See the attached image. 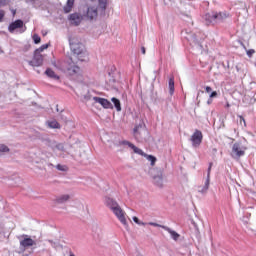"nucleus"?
I'll return each mask as SVG.
<instances>
[{"label":"nucleus","mask_w":256,"mask_h":256,"mask_svg":"<svg viewBox=\"0 0 256 256\" xmlns=\"http://www.w3.org/2000/svg\"><path fill=\"white\" fill-rule=\"evenodd\" d=\"M211 167H213V163L209 164L208 171H207V178L208 181H211Z\"/></svg>","instance_id":"nucleus-32"},{"label":"nucleus","mask_w":256,"mask_h":256,"mask_svg":"<svg viewBox=\"0 0 256 256\" xmlns=\"http://www.w3.org/2000/svg\"><path fill=\"white\" fill-rule=\"evenodd\" d=\"M6 0H0V5H5Z\"/></svg>","instance_id":"nucleus-45"},{"label":"nucleus","mask_w":256,"mask_h":256,"mask_svg":"<svg viewBox=\"0 0 256 256\" xmlns=\"http://www.w3.org/2000/svg\"><path fill=\"white\" fill-rule=\"evenodd\" d=\"M26 3H35V0H26Z\"/></svg>","instance_id":"nucleus-44"},{"label":"nucleus","mask_w":256,"mask_h":256,"mask_svg":"<svg viewBox=\"0 0 256 256\" xmlns=\"http://www.w3.org/2000/svg\"><path fill=\"white\" fill-rule=\"evenodd\" d=\"M138 225H146V223H145V222H142V221L140 220V222L138 223Z\"/></svg>","instance_id":"nucleus-46"},{"label":"nucleus","mask_w":256,"mask_h":256,"mask_svg":"<svg viewBox=\"0 0 256 256\" xmlns=\"http://www.w3.org/2000/svg\"><path fill=\"white\" fill-rule=\"evenodd\" d=\"M205 91H206V93H211L213 91V89L211 88V86H206Z\"/></svg>","instance_id":"nucleus-38"},{"label":"nucleus","mask_w":256,"mask_h":256,"mask_svg":"<svg viewBox=\"0 0 256 256\" xmlns=\"http://www.w3.org/2000/svg\"><path fill=\"white\" fill-rule=\"evenodd\" d=\"M98 11L97 7L95 6H89L86 7L83 11V17H87L89 21H93V19H97Z\"/></svg>","instance_id":"nucleus-7"},{"label":"nucleus","mask_w":256,"mask_h":256,"mask_svg":"<svg viewBox=\"0 0 256 256\" xmlns=\"http://www.w3.org/2000/svg\"><path fill=\"white\" fill-rule=\"evenodd\" d=\"M132 219H133L134 223H136L137 225H139V223H140L141 220H139V218H137V216H134Z\"/></svg>","instance_id":"nucleus-39"},{"label":"nucleus","mask_w":256,"mask_h":256,"mask_svg":"<svg viewBox=\"0 0 256 256\" xmlns=\"http://www.w3.org/2000/svg\"><path fill=\"white\" fill-rule=\"evenodd\" d=\"M204 19H205L206 25H215V23H217L215 18V12L205 14Z\"/></svg>","instance_id":"nucleus-15"},{"label":"nucleus","mask_w":256,"mask_h":256,"mask_svg":"<svg viewBox=\"0 0 256 256\" xmlns=\"http://www.w3.org/2000/svg\"><path fill=\"white\" fill-rule=\"evenodd\" d=\"M215 18H216V23H221L222 21H225V19H227V17H229L227 15V13L225 12H214Z\"/></svg>","instance_id":"nucleus-18"},{"label":"nucleus","mask_w":256,"mask_h":256,"mask_svg":"<svg viewBox=\"0 0 256 256\" xmlns=\"http://www.w3.org/2000/svg\"><path fill=\"white\" fill-rule=\"evenodd\" d=\"M93 101H95V103H99V105L103 106L104 109H113V104L105 98L95 96L93 97Z\"/></svg>","instance_id":"nucleus-12"},{"label":"nucleus","mask_w":256,"mask_h":256,"mask_svg":"<svg viewBox=\"0 0 256 256\" xmlns=\"http://www.w3.org/2000/svg\"><path fill=\"white\" fill-rule=\"evenodd\" d=\"M105 205H107L111 211L119 207V203H117V201H115L113 198L109 197L105 198Z\"/></svg>","instance_id":"nucleus-17"},{"label":"nucleus","mask_w":256,"mask_h":256,"mask_svg":"<svg viewBox=\"0 0 256 256\" xmlns=\"http://www.w3.org/2000/svg\"><path fill=\"white\" fill-rule=\"evenodd\" d=\"M71 25H75V27H78V25H81V21H83V15L79 13H72L68 17Z\"/></svg>","instance_id":"nucleus-11"},{"label":"nucleus","mask_w":256,"mask_h":256,"mask_svg":"<svg viewBox=\"0 0 256 256\" xmlns=\"http://www.w3.org/2000/svg\"><path fill=\"white\" fill-rule=\"evenodd\" d=\"M34 245H37V242L33 240L29 235H22V240H20V249H29V247H33Z\"/></svg>","instance_id":"nucleus-6"},{"label":"nucleus","mask_w":256,"mask_h":256,"mask_svg":"<svg viewBox=\"0 0 256 256\" xmlns=\"http://www.w3.org/2000/svg\"><path fill=\"white\" fill-rule=\"evenodd\" d=\"M246 53H247L248 57H252L254 55L255 51L253 49H250V50H247Z\"/></svg>","instance_id":"nucleus-36"},{"label":"nucleus","mask_w":256,"mask_h":256,"mask_svg":"<svg viewBox=\"0 0 256 256\" xmlns=\"http://www.w3.org/2000/svg\"><path fill=\"white\" fill-rule=\"evenodd\" d=\"M48 47H49V44H44V45H42L40 48L36 49V50H35V53H38V54L41 55V53H43V51H44L45 49H48Z\"/></svg>","instance_id":"nucleus-29"},{"label":"nucleus","mask_w":256,"mask_h":256,"mask_svg":"<svg viewBox=\"0 0 256 256\" xmlns=\"http://www.w3.org/2000/svg\"><path fill=\"white\" fill-rule=\"evenodd\" d=\"M211 183V180L206 179L203 186L198 187V193H206L209 191V184Z\"/></svg>","instance_id":"nucleus-21"},{"label":"nucleus","mask_w":256,"mask_h":256,"mask_svg":"<svg viewBox=\"0 0 256 256\" xmlns=\"http://www.w3.org/2000/svg\"><path fill=\"white\" fill-rule=\"evenodd\" d=\"M45 75H47V77H49L50 79H54L55 81H59V75H57L55 73V71H53L50 68L46 69Z\"/></svg>","instance_id":"nucleus-20"},{"label":"nucleus","mask_w":256,"mask_h":256,"mask_svg":"<svg viewBox=\"0 0 256 256\" xmlns=\"http://www.w3.org/2000/svg\"><path fill=\"white\" fill-rule=\"evenodd\" d=\"M148 225H151L152 227H161L163 229V225H160L158 223H155V222H149Z\"/></svg>","instance_id":"nucleus-35"},{"label":"nucleus","mask_w":256,"mask_h":256,"mask_svg":"<svg viewBox=\"0 0 256 256\" xmlns=\"http://www.w3.org/2000/svg\"><path fill=\"white\" fill-rule=\"evenodd\" d=\"M153 183L156 187H163V172L161 170L158 171L157 175H153Z\"/></svg>","instance_id":"nucleus-14"},{"label":"nucleus","mask_w":256,"mask_h":256,"mask_svg":"<svg viewBox=\"0 0 256 256\" xmlns=\"http://www.w3.org/2000/svg\"><path fill=\"white\" fill-rule=\"evenodd\" d=\"M48 243H50L53 248L57 247V243L53 242V240H48Z\"/></svg>","instance_id":"nucleus-40"},{"label":"nucleus","mask_w":256,"mask_h":256,"mask_svg":"<svg viewBox=\"0 0 256 256\" xmlns=\"http://www.w3.org/2000/svg\"><path fill=\"white\" fill-rule=\"evenodd\" d=\"M90 1H95V0H90Z\"/></svg>","instance_id":"nucleus-48"},{"label":"nucleus","mask_w":256,"mask_h":256,"mask_svg":"<svg viewBox=\"0 0 256 256\" xmlns=\"http://www.w3.org/2000/svg\"><path fill=\"white\" fill-rule=\"evenodd\" d=\"M112 212L117 217V219L120 221V223H122V225L127 227V218H125V211H123L121 206H117L116 209L112 210Z\"/></svg>","instance_id":"nucleus-8"},{"label":"nucleus","mask_w":256,"mask_h":256,"mask_svg":"<svg viewBox=\"0 0 256 256\" xmlns=\"http://www.w3.org/2000/svg\"><path fill=\"white\" fill-rule=\"evenodd\" d=\"M0 153H9V147L5 144H0Z\"/></svg>","instance_id":"nucleus-30"},{"label":"nucleus","mask_w":256,"mask_h":256,"mask_svg":"<svg viewBox=\"0 0 256 256\" xmlns=\"http://www.w3.org/2000/svg\"><path fill=\"white\" fill-rule=\"evenodd\" d=\"M208 105H211V103H212V100L210 99V100H208Z\"/></svg>","instance_id":"nucleus-47"},{"label":"nucleus","mask_w":256,"mask_h":256,"mask_svg":"<svg viewBox=\"0 0 256 256\" xmlns=\"http://www.w3.org/2000/svg\"><path fill=\"white\" fill-rule=\"evenodd\" d=\"M162 229H164V231H167L171 235L172 239H174V241H177V239H179L180 237L179 233H177L174 230H171V228L167 226H162Z\"/></svg>","instance_id":"nucleus-19"},{"label":"nucleus","mask_w":256,"mask_h":256,"mask_svg":"<svg viewBox=\"0 0 256 256\" xmlns=\"http://www.w3.org/2000/svg\"><path fill=\"white\" fill-rule=\"evenodd\" d=\"M70 49L74 53V57H77L78 61H87V51H85V45L79 42V40L72 38L70 39Z\"/></svg>","instance_id":"nucleus-1"},{"label":"nucleus","mask_w":256,"mask_h":256,"mask_svg":"<svg viewBox=\"0 0 256 256\" xmlns=\"http://www.w3.org/2000/svg\"><path fill=\"white\" fill-rule=\"evenodd\" d=\"M33 41L37 45V44L41 43V37H39V35L35 34L33 36Z\"/></svg>","instance_id":"nucleus-33"},{"label":"nucleus","mask_w":256,"mask_h":256,"mask_svg":"<svg viewBox=\"0 0 256 256\" xmlns=\"http://www.w3.org/2000/svg\"><path fill=\"white\" fill-rule=\"evenodd\" d=\"M133 131L135 139L143 140L149 135V132L147 131V128H145V124L143 122L136 125Z\"/></svg>","instance_id":"nucleus-4"},{"label":"nucleus","mask_w":256,"mask_h":256,"mask_svg":"<svg viewBox=\"0 0 256 256\" xmlns=\"http://www.w3.org/2000/svg\"><path fill=\"white\" fill-rule=\"evenodd\" d=\"M169 94L173 95L175 93V78L171 77L168 82Z\"/></svg>","instance_id":"nucleus-23"},{"label":"nucleus","mask_w":256,"mask_h":256,"mask_svg":"<svg viewBox=\"0 0 256 256\" xmlns=\"http://www.w3.org/2000/svg\"><path fill=\"white\" fill-rule=\"evenodd\" d=\"M130 149H132V151L134 153H136V155H141V157H145V152H143L140 148H138L137 146H135L134 144L131 145Z\"/></svg>","instance_id":"nucleus-24"},{"label":"nucleus","mask_w":256,"mask_h":256,"mask_svg":"<svg viewBox=\"0 0 256 256\" xmlns=\"http://www.w3.org/2000/svg\"><path fill=\"white\" fill-rule=\"evenodd\" d=\"M73 5H75V0H67L66 6H64V12L71 13Z\"/></svg>","instance_id":"nucleus-22"},{"label":"nucleus","mask_w":256,"mask_h":256,"mask_svg":"<svg viewBox=\"0 0 256 256\" xmlns=\"http://www.w3.org/2000/svg\"><path fill=\"white\" fill-rule=\"evenodd\" d=\"M69 199H71V195L61 194L55 198V203H58V205H63V203H67V201H69Z\"/></svg>","instance_id":"nucleus-16"},{"label":"nucleus","mask_w":256,"mask_h":256,"mask_svg":"<svg viewBox=\"0 0 256 256\" xmlns=\"http://www.w3.org/2000/svg\"><path fill=\"white\" fill-rule=\"evenodd\" d=\"M243 122L245 125V118H243V116H240V123Z\"/></svg>","instance_id":"nucleus-43"},{"label":"nucleus","mask_w":256,"mask_h":256,"mask_svg":"<svg viewBox=\"0 0 256 256\" xmlns=\"http://www.w3.org/2000/svg\"><path fill=\"white\" fill-rule=\"evenodd\" d=\"M112 103L114 104V107L116 109V111H121V101H119V99L113 97L111 99Z\"/></svg>","instance_id":"nucleus-25"},{"label":"nucleus","mask_w":256,"mask_h":256,"mask_svg":"<svg viewBox=\"0 0 256 256\" xmlns=\"http://www.w3.org/2000/svg\"><path fill=\"white\" fill-rule=\"evenodd\" d=\"M48 147H51L54 151H65V144L59 143L55 140L48 141Z\"/></svg>","instance_id":"nucleus-13"},{"label":"nucleus","mask_w":256,"mask_h":256,"mask_svg":"<svg viewBox=\"0 0 256 256\" xmlns=\"http://www.w3.org/2000/svg\"><path fill=\"white\" fill-rule=\"evenodd\" d=\"M144 157L147 159V161H150L152 167L157 162V158L155 156H153V155L145 154Z\"/></svg>","instance_id":"nucleus-26"},{"label":"nucleus","mask_w":256,"mask_h":256,"mask_svg":"<svg viewBox=\"0 0 256 256\" xmlns=\"http://www.w3.org/2000/svg\"><path fill=\"white\" fill-rule=\"evenodd\" d=\"M247 151V147L243 145L241 142H235L232 146L231 157L236 161H239L241 157L245 156V152Z\"/></svg>","instance_id":"nucleus-2"},{"label":"nucleus","mask_w":256,"mask_h":256,"mask_svg":"<svg viewBox=\"0 0 256 256\" xmlns=\"http://www.w3.org/2000/svg\"><path fill=\"white\" fill-rule=\"evenodd\" d=\"M5 17V12L3 10L0 11V23L3 21V18Z\"/></svg>","instance_id":"nucleus-37"},{"label":"nucleus","mask_w":256,"mask_h":256,"mask_svg":"<svg viewBox=\"0 0 256 256\" xmlns=\"http://www.w3.org/2000/svg\"><path fill=\"white\" fill-rule=\"evenodd\" d=\"M75 58L71 57L66 62H64V71L68 73V75H75L79 73V66L75 65Z\"/></svg>","instance_id":"nucleus-3"},{"label":"nucleus","mask_w":256,"mask_h":256,"mask_svg":"<svg viewBox=\"0 0 256 256\" xmlns=\"http://www.w3.org/2000/svg\"><path fill=\"white\" fill-rule=\"evenodd\" d=\"M217 97V91H213L211 94H210V99H213Z\"/></svg>","instance_id":"nucleus-41"},{"label":"nucleus","mask_w":256,"mask_h":256,"mask_svg":"<svg viewBox=\"0 0 256 256\" xmlns=\"http://www.w3.org/2000/svg\"><path fill=\"white\" fill-rule=\"evenodd\" d=\"M23 25V20H16L9 25L8 30L11 33H14L17 31V29H19V33H25V28H23Z\"/></svg>","instance_id":"nucleus-9"},{"label":"nucleus","mask_w":256,"mask_h":256,"mask_svg":"<svg viewBox=\"0 0 256 256\" xmlns=\"http://www.w3.org/2000/svg\"><path fill=\"white\" fill-rule=\"evenodd\" d=\"M190 141L192 143V147L194 149H197L203 143V133L200 130H195V132L192 134Z\"/></svg>","instance_id":"nucleus-5"},{"label":"nucleus","mask_w":256,"mask_h":256,"mask_svg":"<svg viewBox=\"0 0 256 256\" xmlns=\"http://www.w3.org/2000/svg\"><path fill=\"white\" fill-rule=\"evenodd\" d=\"M56 169L58 171H68L69 170V168L66 165H61V164L56 165Z\"/></svg>","instance_id":"nucleus-31"},{"label":"nucleus","mask_w":256,"mask_h":256,"mask_svg":"<svg viewBox=\"0 0 256 256\" xmlns=\"http://www.w3.org/2000/svg\"><path fill=\"white\" fill-rule=\"evenodd\" d=\"M120 145H127V146H129L131 148V145H133V143H131V142L127 141V140H124V141L120 142Z\"/></svg>","instance_id":"nucleus-34"},{"label":"nucleus","mask_w":256,"mask_h":256,"mask_svg":"<svg viewBox=\"0 0 256 256\" xmlns=\"http://www.w3.org/2000/svg\"><path fill=\"white\" fill-rule=\"evenodd\" d=\"M31 67H41L43 65V55L34 52V57L28 62Z\"/></svg>","instance_id":"nucleus-10"},{"label":"nucleus","mask_w":256,"mask_h":256,"mask_svg":"<svg viewBox=\"0 0 256 256\" xmlns=\"http://www.w3.org/2000/svg\"><path fill=\"white\" fill-rule=\"evenodd\" d=\"M98 3H99L100 9H102L103 11L107 9V0H98Z\"/></svg>","instance_id":"nucleus-28"},{"label":"nucleus","mask_w":256,"mask_h":256,"mask_svg":"<svg viewBox=\"0 0 256 256\" xmlns=\"http://www.w3.org/2000/svg\"><path fill=\"white\" fill-rule=\"evenodd\" d=\"M141 51H142V54L145 55L146 51H145V46H142L141 47Z\"/></svg>","instance_id":"nucleus-42"},{"label":"nucleus","mask_w":256,"mask_h":256,"mask_svg":"<svg viewBox=\"0 0 256 256\" xmlns=\"http://www.w3.org/2000/svg\"><path fill=\"white\" fill-rule=\"evenodd\" d=\"M48 126L51 129H60L61 125H59V122H57L56 120H52L50 122H48Z\"/></svg>","instance_id":"nucleus-27"}]
</instances>
